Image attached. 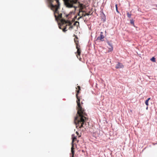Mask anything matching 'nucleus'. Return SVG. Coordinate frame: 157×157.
<instances>
[{
  "label": "nucleus",
  "mask_w": 157,
  "mask_h": 157,
  "mask_svg": "<svg viewBox=\"0 0 157 157\" xmlns=\"http://www.w3.org/2000/svg\"><path fill=\"white\" fill-rule=\"evenodd\" d=\"M59 0H47L48 6L51 10L54 11V14L56 20H60V24L59 25V28L62 29L63 32L67 30V27L69 26V29H73L74 26H78L79 25V22L77 21L74 22L73 25L69 21L62 19V14L59 13L58 10L60 7Z\"/></svg>",
  "instance_id": "nucleus-1"
},
{
  "label": "nucleus",
  "mask_w": 157,
  "mask_h": 157,
  "mask_svg": "<svg viewBox=\"0 0 157 157\" xmlns=\"http://www.w3.org/2000/svg\"><path fill=\"white\" fill-rule=\"evenodd\" d=\"M78 90H76V97L77 99L76 102L77 105V109H78L77 116L75 118L74 122L76 125V127H78L79 128L84 127L83 125L85 123L87 119L86 117L87 114L85 112V110L81 106L80 104V98L78 96L80 90H81L79 86H77Z\"/></svg>",
  "instance_id": "nucleus-2"
},
{
  "label": "nucleus",
  "mask_w": 157,
  "mask_h": 157,
  "mask_svg": "<svg viewBox=\"0 0 157 157\" xmlns=\"http://www.w3.org/2000/svg\"><path fill=\"white\" fill-rule=\"evenodd\" d=\"M66 6L68 8L74 7L75 11L77 7L74 6V4L78 2V0H64Z\"/></svg>",
  "instance_id": "nucleus-3"
},
{
  "label": "nucleus",
  "mask_w": 157,
  "mask_h": 157,
  "mask_svg": "<svg viewBox=\"0 0 157 157\" xmlns=\"http://www.w3.org/2000/svg\"><path fill=\"white\" fill-rule=\"evenodd\" d=\"M80 46L79 45H78L76 46V48L77 49V51L75 52V54H76V56L78 59H79L80 61H81V58L80 57V56L81 53V50L80 48Z\"/></svg>",
  "instance_id": "nucleus-4"
},
{
  "label": "nucleus",
  "mask_w": 157,
  "mask_h": 157,
  "mask_svg": "<svg viewBox=\"0 0 157 157\" xmlns=\"http://www.w3.org/2000/svg\"><path fill=\"white\" fill-rule=\"evenodd\" d=\"M107 44L109 46L108 48L109 49V52H111L113 50V46L112 44L109 42H108Z\"/></svg>",
  "instance_id": "nucleus-5"
},
{
  "label": "nucleus",
  "mask_w": 157,
  "mask_h": 157,
  "mask_svg": "<svg viewBox=\"0 0 157 157\" xmlns=\"http://www.w3.org/2000/svg\"><path fill=\"white\" fill-rule=\"evenodd\" d=\"M103 34V33L102 32H101V33L100 36L98 37L97 38V40H100L101 41H103L104 40L103 39L105 37Z\"/></svg>",
  "instance_id": "nucleus-6"
},
{
  "label": "nucleus",
  "mask_w": 157,
  "mask_h": 157,
  "mask_svg": "<svg viewBox=\"0 0 157 157\" xmlns=\"http://www.w3.org/2000/svg\"><path fill=\"white\" fill-rule=\"evenodd\" d=\"M123 67L124 66L121 63H118L116 65L115 67L117 69H118L119 68H123Z\"/></svg>",
  "instance_id": "nucleus-7"
},
{
  "label": "nucleus",
  "mask_w": 157,
  "mask_h": 157,
  "mask_svg": "<svg viewBox=\"0 0 157 157\" xmlns=\"http://www.w3.org/2000/svg\"><path fill=\"white\" fill-rule=\"evenodd\" d=\"M78 3H79L78 7L80 8L79 10H83L84 8L86 7L85 5L82 4L80 3L79 2Z\"/></svg>",
  "instance_id": "nucleus-8"
},
{
  "label": "nucleus",
  "mask_w": 157,
  "mask_h": 157,
  "mask_svg": "<svg viewBox=\"0 0 157 157\" xmlns=\"http://www.w3.org/2000/svg\"><path fill=\"white\" fill-rule=\"evenodd\" d=\"M72 144H74V143L75 141H77V142H78V140H77L76 137L75 136L74 134L72 135Z\"/></svg>",
  "instance_id": "nucleus-9"
},
{
  "label": "nucleus",
  "mask_w": 157,
  "mask_h": 157,
  "mask_svg": "<svg viewBox=\"0 0 157 157\" xmlns=\"http://www.w3.org/2000/svg\"><path fill=\"white\" fill-rule=\"evenodd\" d=\"M72 146L71 147V152L72 154V156L71 157H74V144H72Z\"/></svg>",
  "instance_id": "nucleus-10"
},
{
  "label": "nucleus",
  "mask_w": 157,
  "mask_h": 157,
  "mask_svg": "<svg viewBox=\"0 0 157 157\" xmlns=\"http://www.w3.org/2000/svg\"><path fill=\"white\" fill-rule=\"evenodd\" d=\"M81 16L77 18V19L78 20H79L80 18H82V17H85L86 16L85 13L84 14V13H81Z\"/></svg>",
  "instance_id": "nucleus-11"
},
{
  "label": "nucleus",
  "mask_w": 157,
  "mask_h": 157,
  "mask_svg": "<svg viewBox=\"0 0 157 157\" xmlns=\"http://www.w3.org/2000/svg\"><path fill=\"white\" fill-rule=\"evenodd\" d=\"M76 44V46H77L78 45H79V44L78 41V40H76L75 39L74 40Z\"/></svg>",
  "instance_id": "nucleus-12"
},
{
  "label": "nucleus",
  "mask_w": 157,
  "mask_h": 157,
  "mask_svg": "<svg viewBox=\"0 0 157 157\" xmlns=\"http://www.w3.org/2000/svg\"><path fill=\"white\" fill-rule=\"evenodd\" d=\"M151 60L153 62H156L155 59L154 57H153L151 59Z\"/></svg>",
  "instance_id": "nucleus-13"
},
{
  "label": "nucleus",
  "mask_w": 157,
  "mask_h": 157,
  "mask_svg": "<svg viewBox=\"0 0 157 157\" xmlns=\"http://www.w3.org/2000/svg\"><path fill=\"white\" fill-rule=\"evenodd\" d=\"M127 15L128 17L130 18L131 16V14L129 13V12L127 13Z\"/></svg>",
  "instance_id": "nucleus-14"
},
{
  "label": "nucleus",
  "mask_w": 157,
  "mask_h": 157,
  "mask_svg": "<svg viewBox=\"0 0 157 157\" xmlns=\"http://www.w3.org/2000/svg\"><path fill=\"white\" fill-rule=\"evenodd\" d=\"M148 101L147 100L145 101V103L147 106H148Z\"/></svg>",
  "instance_id": "nucleus-15"
},
{
  "label": "nucleus",
  "mask_w": 157,
  "mask_h": 157,
  "mask_svg": "<svg viewBox=\"0 0 157 157\" xmlns=\"http://www.w3.org/2000/svg\"><path fill=\"white\" fill-rule=\"evenodd\" d=\"M90 12H89L88 13H85V15L86 16H88L89 15H90Z\"/></svg>",
  "instance_id": "nucleus-16"
},
{
  "label": "nucleus",
  "mask_w": 157,
  "mask_h": 157,
  "mask_svg": "<svg viewBox=\"0 0 157 157\" xmlns=\"http://www.w3.org/2000/svg\"><path fill=\"white\" fill-rule=\"evenodd\" d=\"M80 10V12H82V13H84L86 12L85 11L83 10Z\"/></svg>",
  "instance_id": "nucleus-17"
},
{
  "label": "nucleus",
  "mask_w": 157,
  "mask_h": 157,
  "mask_svg": "<svg viewBox=\"0 0 157 157\" xmlns=\"http://www.w3.org/2000/svg\"><path fill=\"white\" fill-rule=\"evenodd\" d=\"M81 12H80V10H79V12L78 13V15L79 17H80L81 16Z\"/></svg>",
  "instance_id": "nucleus-18"
},
{
  "label": "nucleus",
  "mask_w": 157,
  "mask_h": 157,
  "mask_svg": "<svg viewBox=\"0 0 157 157\" xmlns=\"http://www.w3.org/2000/svg\"><path fill=\"white\" fill-rule=\"evenodd\" d=\"M116 11H117V12L118 13H119V12L117 10V8H116Z\"/></svg>",
  "instance_id": "nucleus-19"
},
{
  "label": "nucleus",
  "mask_w": 157,
  "mask_h": 157,
  "mask_svg": "<svg viewBox=\"0 0 157 157\" xmlns=\"http://www.w3.org/2000/svg\"><path fill=\"white\" fill-rule=\"evenodd\" d=\"M150 98H148L147 99V101H149V100H150Z\"/></svg>",
  "instance_id": "nucleus-20"
},
{
  "label": "nucleus",
  "mask_w": 157,
  "mask_h": 157,
  "mask_svg": "<svg viewBox=\"0 0 157 157\" xmlns=\"http://www.w3.org/2000/svg\"><path fill=\"white\" fill-rule=\"evenodd\" d=\"M115 6H116V8H117V4H116V5Z\"/></svg>",
  "instance_id": "nucleus-21"
},
{
  "label": "nucleus",
  "mask_w": 157,
  "mask_h": 157,
  "mask_svg": "<svg viewBox=\"0 0 157 157\" xmlns=\"http://www.w3.org/2000/svg\"><path fill=\"white\" fill-rule=\"evenodd\" d=\"M76 133L77 134V135H78V132H76Z\"/></svg>",
  "instance_id": "nucleus-22"
},
{
  "label": "nucleus",
  "mask_w": 157,
  "mask_h": 157,
  "mask_svg": "<svg viewBox=\"0 0 157 157\" xmlns=\"http://www.w3.org/2000/svg\"><path fill=\"white\" fill-rule=\"evenodd\" d=\"M156 7H157V5L156 6Z\"/></svg>",
  "instance_id": "nucleus-23"
}]
</instances>
